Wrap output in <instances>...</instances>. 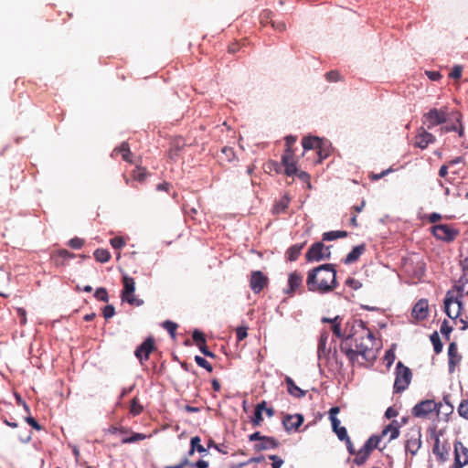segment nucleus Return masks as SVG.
Masks as SVG:
<instances>
[{
	"label": "nucleus",
	"instance_id": "1",
	"mask_svg": "<svg viewBox=\"0 0 468 468\" xmlns=\"http://www.w3.org/2000/svg\"><path fill=\"white\" fill-rule=\"evenodd\" d=\"M347 335L340 344V351L344 353L350 363L364 365L376 359V341L373 333L362 320H354L346 324Z\"/></svg>",
	"mask_w": 468,
	"mask_h": 468
},
{
	"label": "nucleus",
	"instance_id": "2",
	"mask_svg": "<svg viewBox=\"0 0 468 468\" xmlns=\"http://www.w3.org/2000/svg\"><path fill=\"white\" fill-rule=\"evenodd\" d=\"M308 291L321 294L330 292L337 286L336 271L332 264H323L307 272Z\"/></svg>",
	"mask_w": 468,
	"mask_h": 468
},
{
	"label": "nucleus",
	"instance_id": "3",
	"mask_svg": "<svg viewBox=\"0 0 468 468\" xmlns=\"http://www.w3.org/2000/svg\"><path fill=\"white\" fill-rule=\"evenodd\" d=\"M396 378L394 382V392L401 393L406 390L410 384L412 378L411 370L404 366L401 361H399L396 366Z\"/></svg>",
	"mask_w": 468,
	"mask_h": 468
},
{
	"label": "nucleus",
	"instance_id": "4",
	"mask_svg": "<svg viewBox=\"0 0 468 468\" xmlns=\"http://www.w3.org/2000/svg\"><path fill=\"white\" fill-rule=\"evenodd\" d=\"M448 119V108L443 107L441 109L432 108L422 116V122L428 129H432L437 125L443 124Z\"/></svg>",
	"mask_w": 468,
	"mask_h": 468
},
{
	"label": "nucleus",
	"instance_id": "5",
	"mask_svg": "<svg viewBox=\"0 0 468 468\" xmlns=\"http://www.w3.org/2000/svg\"><path fill=\"white\" fill-rule=\"evenodd\" d=\"M431 232L437 239L452 242L459 235V230L449 224H439L431 227Z\"/></svg>",
	"mask_w": 468,
	"mask_h": 468
},
{
	"label": "nucleus",
	"instance_id": "6",
	"mask_svg": "<svg viewBox=\"0 0 468 468\" xmlns=\"http://www.w3.org/2000/svg\"><path fill=\"white\" fill-rule=\"evenodd\" d=\"M330 257V247H325L323 242L314 243L306 252L307 261H320Z\"/></svg>",
	"mask_w": 468,
	"mask_h": 468
},
{
	"label": "nucleus",
	"instance_id": "7",
	"mask_svg": "<svg viewBox=\"0 0 468 468\" xmlns=\"http://www.w3.org/2000/svg\"><path fill=\"white\" fill-rule=\"evenodd\" d=\"M405 450L415 455L421 446V432L420 429H411L406 435Z\"/></svg>",
	"mask_w": 468,
	"mask_h": 468
},
{
	"label": "nucleus",
	"instance_id": "8",
	"mask_svg": "<svg viewBox=\"0 0 468 468\" xmlns=\"http://www.w3.org/2000/svg\"><path fill=\"white\" fill-rule=\"evenodd\" d=\"M403 269L412 279L420 280L425 273V263L422 261L407 260L404 262Z\"/></svg>",
	"mask_w": 468,
	"mask_h": 468
},
{
	"label": "nucleus",
	"instance_id": "9",
	"mask_svg": "<svg viewBox=\"0 0 468 468\" xmlns=\"http://www.w3.org/2000/svg\"><path fill=\"white\" fill-rule=\"evenodd\" d=\"M269 284V278L261 271L250 273V287L254 293H260Z\"/></svg>",
	"mask_w": 468,
	"mask_h": 468
},
{
	"label": "nucleus",
	"instance_id": "10",
	"mask_svg": "<svg viewBox=\"0 0 468 468\" xmlns=\"http://www.w3.org/2000/svg\"><path fill=\"white\" fill-rule=\"evenodd\" d=\"M436 409L437 404L434 400H422L413 407L412 415L417 418H428L431 413L436 410Z\"/></svg>",
	"mask_w": 468,
	"mask_h": 468
},
{
	"label": "nucleus",
	"instance_id": "11",
	"mask_svg": "<svg viewBox=\"0 0 468 468\" xmlns=\"http://www.w3.org/2000/svg\"><path fill=\"white\" fill-rule=\"evenodd\" d=\"M451 451V445L447 441L441 442L438 435H434V445L432 452L436 456L437 460L441 463H444L449 458Z\"/></svg>",
	"mask_w": 468,
	"mask_h": 468
},
{
	"label": "nucleus",
	"instance_id": "12",
	"mask_svg": "<svg viewBox=\"0 0 468 468\" xmlns=\"http://www.w3.org/2000/svg\"><path fill=\"white\" fill-rule=\"evenodd\" d=\"M303 276L300 272L294 271L288 275V287L284 290V293L293 296L296 292H302Z\"/></svg>",
	"mask_w": 468,
	"mask_h": 468
},
{
	"label": "nucleus",
	"instance_id": "13",
	"mask_svg": "<svg viewBox=\"0 0 468 468\" xmlns=\"http://www.w3.org/2000/svg\"><path fill=\"white\" fill-rule=\"evenodd\" d=\"M466 464H468V448L457 441L454 442L453 468H463Z\"/></svg>",
	"mask_w": 468,
	"mask_h": 468
},
{
	"label": "nucleus",
	"instance_id": "14",
	"mask_svg": "<svg viewBox=\"0 0 468 468\" xmlns=\"http://www.w3.org/2000/svg\"><path fill=\"white\" fill-rule=\"evenodd\" d=\"M461 308L462 303L448 292L444 299V311L446 314L450 318L455 319L459 316Z\"/></svg>",
	"mask_w": 468,
	"mask_h": 468
},
{
	"label": "nucleus",
	"instance_id": "15",
	"mask_svg": "<svg viewBox=\"0 0 468 468\" xmlns=\"http://www.w3.org/2000/svg\"><path fill=\"white\" fill-rule=\"evenodd\" d=\"M154 349V340L153 337L146 338L135 350L134 355L143 364L148 360L150 354Z\"/></svg>",
	"mask_w": 468,
	"mask_h": 468
},
{
	"label": "nucleus",
	"instance_id": "16",
	"mask_svg": "<svg viewBox=\"0 0 468 468\" xmlns=\"http://www.w3.org/2000/svg\"><path fill=\"white\" fill-rule=\"evenodd\" d=\"M282 165L285 168L284 173L286 176H292L297 174L298 168L296 166L293 150L285 151L282 156Z\"/></svg>",
	"mask_w": 468,
	"mask_h": 468
},
{
	"label": "nucleus",
	"instance_id": "17",
	"mask_svg": "<svg viewBox=\"0 0 468 468\" xmlns=\"http://www.w3.org/2000/svg\"><path fill=\"white\" fill-rule=\"evenodd\" d=\"M434 142L435 136L432 133L427 132L423 127H420L418 130V133L414 137V146L420 149L427 148L429 144H433Z\"/></svg>",
	"mask_w": 468,
	"mask_h": 468
},
{
	"label": "nucleus",
	"instance_id": "18",
	"mask_svg": "<svg viewBox=\"0 0 468 468\" xmlns=\"http://www.w3.org/2000/svg\"><path fill=\"white\" fill-rule=\"evenodd\" d=\"M412 317L422 321L429 315V303L427 299H420L413 306L411 312Z\"/></svg>",
	"mask_w": 468,
	"mask_h": 468
},
{
	"label": "nucleus",
	"instance_id": "19",
	"mask_svg": "<svg viewBox=\"0 0 468 468\" xmlns=\"http://www.w3.org/2000/svg\"><path fill=\"white\" fill-rule=\"evenodd\" d=\"M303 422L302 414L287 415L284 417L282 423L287 431H297Z\"/></svg>",
	"mask_w": 468,
	"mask_h": 468
},
{
	"label": "nucleus",
	"instance_id": "20",
	"mask_svg": "<svg viewBox=\"0 0 468 468\" xmlns=\"http://www.w3.org/2000/svg\"><path fill=\"white\" fill-rule=\"evenodd\" d=\"M448 363L449 371L452 373L455 370V367L460 363L462 356L458 354V348L455 342H452L448 347Z\"/></svg>",
	"mask_w": 468,
	"mask_h": 468
},
{
	"label": "nucleus",
	"instance_id": "21",
	"mask_svg": "<svg viewBox=\"0 0 468 468\" xmlns=\"http://www.w3.org/2000/svg\"><path fill=\"white\" fill-rule=\"evenodd\" d=\"M279 446V442L276 439L273 437H267L264 436V438L258 443L254 444L253 448L256 452H261L264 450L269 449H275Z\"/></svg>",
	"mask_w": 468,
	"mask_h": 468
},
{
	"label": "nucleus",
	"instance_id": "22",
	"mask_svg": "<svg viewBox=\"0 0 468 468\" xmlns=\"http://www.w3.org/2000/svg\"><path fill=\"white\" fill-rule=\"evenodd\" d=\"M366 251V245L360 244L353 248V250L346 255L344 262L346 264H352L356 262L360 256Z\"/></svg>",
	"mask_w": 468,
	"mask_h": 468
},
{
	"label": "nucleus",
	"instance_id": "23",
	"mask_svg": "<svg viewBox=\"0 0 468 468\" xmlns=\"http://www.w3.org/2000/svg\"><path fill=\"white\" fill-rule=\"evenodd\" d=\"M74 257L73 253H70L67 250H58L52 255V261L56 266H62L66 261Z\"/></svg>",
	"mask_w": 468,
	"mask_h": 468
},
{
	"label": "nucleus",
	"instance_id": "24",
	"mask_svg": "<svg viewBox=\"0 0 468 468\" xmlns=\"http://www.w3.org/2000/svg\"><path fill=\"white\" fill-rule=\"evenodd\" d=\"M285 383L287 385L288 393L292 397L300 399L305 396L306 391L301 389L298 386H296L292 378H291L290 377L285 378Z\"/></svg>",
	"mask_w": 468,
	"mask_h": 468
},
{
	"label": "nucleus",
	"instance_id": "25",
	"mask_svg": "<svg viewBox=\"0 0 468 468\" xmlns=\"http://www.w3.org/2000/svg\"><path fill=\"white\" fill-rule=\"evenodd\" d=\"M321 144H324V142L315 136H306L302 141V145L304 151L311 149L316 150Z\"/></svg>",
	"mask_w": 468,
	"mask_h": 468
},
{
	"label": "nucleus",
	"instance_id": "26",
	"mask_svg": "<svg viewBox=\"0 0 468 468\" xmlns=\"http://www.w3.org/2000/svg\"><path fill=\"white\" fill-rule=\"evenodd\" d=\"M114 154H121L122 160L128 163H133V154L130 150L128 143L123 142L119 147H116L112 152V155Z\"/></svg>",
	"mask_w": 468,
	"mask_h": 468
},
{
	"label": "nucleus",
	"instance_id": "27",
	"mask_svg": "<svg viewBox=\"0 0 468 468\" xmlns=\"http://www.w3.org/2000/svg\"><path fill=\"white\" fill-rule=\"evenodd\" d=\"M389 434V441L395 440L399 436V425L397 420H393L382 431L381 437Z\"/></svg>",
	"mask_w": 468,
	"mask_h": 468
},
{
	"label": "nucleus",
	"instance_id": "28",
	"mask_svg": "<svg viewBox=\"0 0 468 468\" xmlns=\"http://www.w3.org/2000/svg\"><path fill=\"white\" fill-rule=\"evenodd\" d=\"M290 197L287 195H284L282 197H281L273 206L272 213L279 215L281 213H285L286 209L289 207L290 204Z\"/></svg>",
	"mask_w": 468,
	"mask_h": 468
},
{
	"label": "nucleus",
	"instance_id": "29",
	"mask_svg": "<svg viewBox=\"0 0 468 468\" xmlns=\"http://www.w3.org/2000/svg\"><path fill=\"white\" fill-rule=\"evenodd\" d=\"M303 247L304 243L291 246L286 251L287 260L290 261H295L299 258Z\"/></svg>",
	"mask_w": 468,
	"mask_h": 468
},
{
	"label": "nucleus",
	"instance_id": "30",
	"mask_svg": "<svg viewBox=\"0 0 468 468\" xmlns=\"http://www.w3.org/2000/svg\"><path fill=\"white\" fill-rule=\"evenodd\" d=\"M122 283H123V289L122 291V295L134 293L135 282H134L133 278L125 275L122 278Z\"/></svg>",
	"mask_w": 468,
	"mask_h": 468
},
{
	"label": "nucleus",
	"instance_id": "31",
	"mask_svg": "<svg viewBox=\"0 0 468 468\" xmlns=\"http://www.w3.org/2000/svg\"><path fill=\"white\" fill-rule=\"evenodd\" d=\"M331 423H332V428H333L334 432H335V434L337 435V437L340 441H344V439H347L348 435H347L346 429L345 427L340 426V420L338 419L333 420V421H331Z\"/></svg>",
	"mask_w": 468,
	"mask_h": 468
},
{
	"label": "nucleus",
	"instance_id": "32",
	"mask_svg": "<svg viewBox=\"0 0 468 468\" xmlns=\"http://www.w3.org/2000/svg\"><path fill=\"white\" fill-rule=\"evenodd\" d=\"M195 451H197L200 453L207 452V449L201 444V440L198 436H195L191 438L190 441V450L188 452V455H192Z\"/></svg>",
	"mask_w": 468,
	"mask_h": 468
},
{
	"label": "nucleus",
	"instance_id": "33",
	"mask_svg": "<svg viewBox=\"0 0 468 468\" xmlns=\"http://www.w3.org/2000/svg\"><path fill=\"white\" fill-rule=\"evenodd\" d=\"M370 452L366 449L364 446L359 451L356 452V457L354 459V463L357 465H362L366 463L370 455Z\"/></svg>",
	"mask_w": 468,
	"mask_h": 468
},
{
	"label": "nucleus",
	"instance_id": "34",
	"mask_svg": "<svg viewBox=\"0 0 468 468\" xmlns=\"http://www.w3.org/2000/svg\"><path fill=\"white\" fill-rule=\"evenodd\" d=\"M341 321L342 319L338 315L333 318L331 330L336 337L341 338L343 340L345 337L341 330Z\"/></svg>",
	"mask_w": 468,
	"mask_h": 468
},
{
	"label": "nucleus",
	"instance_id": "35",
	"mask_svg": "<svg viewBox=\"0 0 468 468\" xmlns=\"http://www.w3.org/2000/svg\"><path fill=\"white\" fill-rule=\"evenodd\" d=\"M94 258L97 261L104 263L110 261L111 253L105 249H97L94 253Z\"/></svg>",
	"mask_w": 468,
	"mask_h": 468
},
{
	"label": "nucleus",
	"instance_id": "36",
	"mask_svg": "<svg viewBox=\"0 0 468 468\" xmlns=\"http://www.w3.org/2000/svg\"><path fill=\"white\" fill-rule=\"evenodd\" d=\"M431 342L433 345L434 352L439 354L442 350V343L441 341L440 335L437 332H433L430 336Z\"/></svg>",
	"mask_w": 468,
	"mask_h": 468
},
{
	"label": "nucleus",
	"instance_id": "37",
	"mask_svg": "<svg viewBox=\"0 0 468 468\" xmlns=\"http://www.w3.org/2000/svg\"><path fill=\"white\" fill-rule=\"evenodd\" d=\"M381 440V436H371L368 438V440L366 441L364 447L367 449L370 452L376 448L378 447V443Z\"/></svg>",
	"mask_w": 468,
	"mask_h": 468
},
{
	"label": "nucleus",
	"instance_id": "38",
	"mask_svg": "<svg viewBox=\"0 0 468 468\" xmlns=\"http://www.w3.org/2000/svg\"><path fill=\"white\" fill-rule=\"evenodd\" d=\"M122 300L123 302H127L131 305L135 306H140L144 303V301L135 297L134 293L122 295Z\"/></svg>",
	"mask_w": 468,
	"mask_h": 468
},
{
	"label": "nucleus",
	"instance_id": "39",
	"mask_svg": "<svg viewBox=\"0 0 468 468\" xmlns=\"http://www.w3.org/2000/svg\"><path fill=\"white\" fill-rule=\"evenodd\" d=\"M145 438H147V436L145 434H144V433L133 432L131 437L123 438L122 440V442L124 443V444H126V443H133V442H136V441H143Z\"/></svg>",
	"mask_w": 468,
	"mask_h": 468
},
{
	"label": "nucleus",
	"instance_id": "40",
	"mask_svg": "<svg viewBox=\"0 0 468 468\" xmlns=\"http://www.w3.org/2000/svg\"><path fill=\"white\" fill-rule=\"evenodd\" d=\"M143 411V406L139 403L137 398H133L131 401L130 412L133 416L141 414Z\"/></svg>",
	"mask_w": 468,
	"mask_h": 468
},
{
	"label": "nucleus",
	"instance_id": "41",
	"mask_svg": "<svg viewBox=\"0 0 468 468\" xmlns=\"http://www.w3.org/2000/svg\"><path fill=\"white\" fill-rule=\"evenodd\" d=\"M94 297L98 301L107 303L109 301L108 292L105 288L100 287L95 291Z\"/></svg>",
	"mask_w": 468,
	"mask_h": 468
},
{
	"label": "nucleus",
	"instance_id": "42",
	"mask_svg": "<svg viewBox=\"0 0 468 468\" xmlns=\"http://www.w3.org/2000/svg\"><path fill=\"white\" fill-rule=\"evenodd\" d=\"M195 361L199 367L205 368L208 372H212L213 367H212L211 364L209 362H207L204 357H202L200 356H196Z\"/></svg>",
	"mask_w": 468,
	"mask_h": 468
},
{
	"label": "nucleus",
	"instance_id": "43",
	"mask_svg": "<svg viewBox=\"0 0 468 468\" xmlns=\"http://www.w3.org/2000/svg\"><path fill=\"white\" fill-rule=\"evenodd\" d=\"M110 243L115 250L122 249L126 244L122 237H114L111 239Z\"/></svg>",
	"mask_w": 468,
	"mask_h": 468
},
{
	"label": "nucleus",
	"instance_id": "44",
	"mask_svg": "<svg viewBox=\"0 0 468 468\" xmlns=\"http://www.w3.org/2000/svg\"><path fill=\"white\" fill-rule=\"evenodd\" d=\"M441 333L446 337L447 340L450 339V334L452 331V327L449 324L447 320H444L441 325Z\"/></svg>",
	"mask_w": 468,
	"mask_h": 468
},
{
	"label": "nucleus",
	"instance_id": "45",
	"mask_svg": "<svg viewBox=\"0 0 468 468\" xmlns=\"http://www.w3.org/2000/svg\"><path fill=\"white\" fill-rule=\"evenodd\" d=\"M192 338L197 346L203 342H206L205 335L199 330L196 329L192 334Z\"/></svg>",
	"mask_w": 468,
	"mask_h": 468
},
{
	"label": "nucleus",
	"instance_id": "46",
	"mask_svg": "<svg viewBox=\"0 0 468 468\" xmlns=\"http://www.w3.org/2000/svg\"><path fill=\"white\" fill-rule=\"evenodd\" d=\"M69 246L75 250H80L84 245V239L75 237L69 241Z\"/></svg>",
	"mask_w": 468,
	"mask_h": 468
},
{
	"label": "nucleus",
	"instance_id": "47",
	"mask_svg": "<svg viewBox=\"0 0 468 468\" xmlns=\"http://www.w3.org/2000/svg\"><path fill=\"white\" fill-rule=\"evenodd\" d=\"M462 73H463V67L460 65H456L452 69V70L449 74V77L453 80H459L462 77Z\"/></svg>",
	"mask_w": 468,
	"mask_h": 468
},
{
	"label": "nucleus",
	"instance_id": "48",
	"mask_svg": "<svg viewBox=\"0 0 468 468\" xmlns=\"http://www.w3.org/2000/svg\"><path fill=\"white\" fill-rule=\"evenodd\" d=\"M325 79L329 82H335L341 80V76L337 70H331L325 74Z\"/></svg>",
	"mask_w": 468,
	"mask_h": 468
},
{
	"label": "nucleus",
	"instance_id": "49",
	"mask_svg": "<svg viewBox=\"0 0 468 468\" xmlns=\"http://www.w3.org/2000/svg\"><path fill=\"white\" fill-rule=\"evenodd\" d=\"M133 176L137 181H143L146 176V171L144 168L137 167L133 170Z\"/></svg>",
	"mask_w": 468,
	"mask_h": 468
},
{
	"label": "nucleus",
	"instance_id": "50",
	"mask_svg": "<svg viewBox=\"0 0 468 468\" xmlns=\"http://www.w3.org/2000/svg\"><path fill=\"white\" fill-rule=\"evenodd\" d=\"M163 325L168 333L175 337L177 324L172 321H165Z\"/></svg>",
	"mask_w": 468,
	"mask_h": 468
},
{
	"label": "nucleus",
	"instance_id": "51",
	"mask_svg": "<svg viewBox=\"0 0 468 468\" xmlns=\"http://www.w3.org/2000/svg\"><path fill=\"white\" fill-rule=\"evenodd\" d=\"M102 314L105 319H110L115 314V308L113 305H106L102 310Z\"/></svg>",
	"mask_w": 468,
	"mask_h": 468
},
{
	"label": "nucleus",
	"instance_id": "52",
	"mask_svg": "<svg viewBox=\"0 0 468 468\" xmlns=\"http://www.w3.org/2000/svg\"><path fill=\"white\" fill-rule=\"evenodd\" d=\"M324 144H321L319 148L316 149V154L318 155V159L316 163H321L324 159H325L328 156V150L324 149Z\"/></svg>",
	"mask_w": 468,
	"mask_h": 468
},
{
	"label": "nucleus",
	"instance_id": "53",
	"mask_svg": "<svg viewBox=\"0 0 468 468\" xmlns=\"http://www.w3.org/2000/svg\"><path fill=\"white\" fill-rule=\"evenodd\" d=\"M459 414L468 420V400L463 401L458 408Z\"/></svg>",
	"mask_w": 468,
	"mask_h": 468
},
{
	"label": "nucleus",
	"instance_id": "54",
	"mask_svg": "<svg viewBox=\"0 0 468 468\" xmlns=\"http://www.w3.org/2000/svg\"><path fill=\"white\" fill-rule=\"evenodd\" d=\"M248 328L246 326H239L236 329V336L238 341H242L248 335Z\"/></svg>",
	"mask_w": 468,
	"mask_h": 468
},
{
	"label": "nucleus",
	"instance_id": "55",
	"mask_svg": "<svg viewBox=\"0 0 468 468\" xmlns=\"http://www.w3.org/2000/svg\"><path fill=\"white\" fill-rule=\"evenodd\" d=\"M262 421H263L262 412L255 410L254 417L251 420L252 425L255 427L260 426Z\"/></svg>",
	"mask_w": 468,
	"mask_h": 468
},
{
	"label": "nucleus",
	"instance_id": "56",
	"mask_svg": "<svg viewBox=\"0 0 468 468\" xmlns=\"http://www.w3.org/2000/svg\"><path fill=\"white\" fill-rule=\"evenodd\" d=\"M221 152L228 161H231L235 157V152L232 147L225 146L222 148Z\"/></svg>",
	"mask_w": 468,
	"mask_h": 468
},
{
	"label": "nucleus",
	"instance_id": "57",
	"mask_svg": "<svg viewBox=\"0 0 468 468\" xmlns=\"http://www.w3.org/2000/svg\"><path fill=\"white\" fill-rule=\"evenodd\" d=\"M296 141H297V138L293 135L286 136L285 137V146H286L285 151L293 150L292 146L296 143Z\"/></svg>",
	"mask_w": 468,
	"mask_h": 468
},
{
	"label": "nucleus",
	"instance_id": "58",
	"mask_svg": "<svg viewBox=\"0 0 468 468\" xmlns=\"http://www.w3.org/2000/svg\"><path fill=\"white\" fill-rule=\"evenodd\" d=\"M17 316L19 317V323L21 325H25L27 324V312L24 308L16 309Z\"/></svg>",
	"mask_w": 468,
	"mask_h": 468
},
{
	"label": "nucleus",
	"instance_id": "59",
	"mask_svg": "<svg viewBox=\"0 0 468 468\" xmlns=\"http://www.w3.org/2000/svg\"><path fill=\"white\" fill-rule=\"evenodd\" d=\"M269 458L273 461L271 464L272 468H281L282 464L283 463L282 459L277 455H270Z\"/></svg>",
	"mask_w": 468,
	"mask_h": 468
},
{
	"label": "nucleus",
	"instance_id": "60",
	"mask_svg": "<svg viewBox=\"0 0 468 468\" xmlns=\"http://www.w3.org/2000/svg\"><path fill=\"white\" fill-rule=\"evenodd\" d=\"M197 347L199 348V350L202 352L203 355L207 356H209V357H214L215 355L209 351L206 346V342H203L202 344H199L197 346Z\"/></svg>",
	"mask_w": 468,
	"mask_h": 468
},
{
	"label": "nucleus",
	"instance_id": "61",
	"mask_svg": "<svg viewBox=\"0 0 468 468\" xmlns=\"http://www.w3.org/2000/svg\"><path fill=\"white\" fill-rule=\"evenodd\" d=\"M26 421L35 430L40 431L42 427L38 424V422L33 417H27Z\"/></svg>",
	"mask_w": 468,
	"mask_h": 468
},
{
	"label": "nucleus",
	"instance_id": "62",
	"mask_svg": "<svg viewBox=\"0 0 468 468\" xmlns=\"http://www.w3.org/2000/svg\"><path fill=\"white\" fill-rule=\"evenodd\" d=\"M385 360L387 361V366L389 367L395 360L394 352L391 350L387 351L385 355Z\"/></svg>",
	"mask_w": 468,
	"mask_h": 468
},
{
	"label": "nucleus",
	"instance_id": "63",
	"mask_svg": "<svg viewBox=\"0 0 468 468\" xmlns=\"http://www.w3.org/2000/svg\"><path fill=\"white\" fill-rule=\"evenodd\" d=\"M336 239H337L336 231H328V232H324L323 234V240L329 241V240H334Z\"/></svg>",
	"mask_w": 468,
	"mask_h": 468
},
{
	"label": "nucleus",
	"instance_id": "64",
	"mask_svg": "<svg viewBox=\"0 0 468 468\" xmlns=\"http://www.w3.org/2000/svg\"><path fill=\"white\" fill-rule=\"evenodd\" d=\"M327 338H328V333L324 332V333L321 334V336L319 339V344H318L319 350L322 348H324Z\"/></svg>",
	"mask_w": 468,
	"mask_h": 468
}]
</instances>
